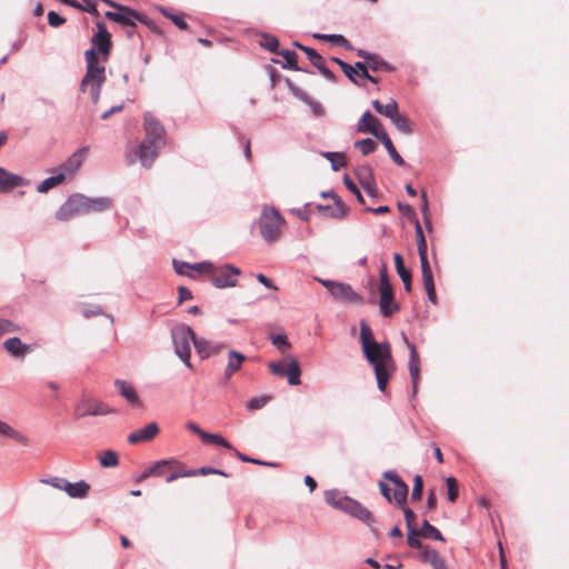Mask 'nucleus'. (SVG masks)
I'll list each match as a JSON object with an SVG mask.
<instances>
[{
  "mask_svg": "<svg viewBox=\"0 0 569 569\" xmlns=\"http://www.w3.org/2000/svg\"><path fill=\"white\" fill-rule=\"evenodd\" d=\"M356 176L361 187L368 186L375 182L373 172L370 166L363 164L356 169Z\"/></svg>",
  "mask_w": 569,
  "mask_h": 569,
  "instance_id": "nucleus-38",
  "label": "nucleus"
},
{
  "mask_svg": "<svg viewBox=\"0 0 569 569\" xmlns=\"http://www.w3.org/2000/svg\"><path fill=\"white\" fill-rule=\"evenodd\" d=\"M395 266L398 276L400 277L401 281L403 282V287L407 292L411 291V281H412V274L411 270L406 268L403 264L402 256L398 252L393 254Z\"/></svg>",
  "mask_w": 569,
  "mask_h": 569,
  "instance_id": "nucleus-30",
  "label": "nucleus"
},
{
  "mask_svg": "<svg viewBox=\"0 0 569 569\" xmlns=\"http://www.w3.org/2000/svg\"><path fill=\"white\" fill-rule=\"evenodd\" d=\"M372 107L378 113L383 114L387 118H390L398 110V103L393 99H391L387 104H382L376 99L372 101Z\"/></svg>",
  "mask_w": 569,
  "mask_h": 569,
  "instance_id": "nucleus-37",
  "label": "nucleus"
},
{
  "mask_svg": "<svg viewBox=\"0 0 569 569\" xmlns=\"http://www.w3.org/2000/svg\"><path fill=\"white\" fill-rule=\"evenodd\" d=\"M379 280H380V290H385V289H392V286L389 281V278H388V272H387V267L386 264L382 266L381 270H380V274H379Z\"/></svg>",
  "mask_w": 569,
  "mask_h": 569,
  "instance_id": "nucleus-63",
  "label": "nucleus"
},
{
  "mask_svg": "<svg viewBox=\"0 0 569 569\" xmlns=\"http://www.w3.org/2000/svg\"><path fill=\"white\" fill-rule=\"evenodd\" d=\"M64 180V172H59L56 176H51L47 179H44L40 184L37 187V191L40 193H44L52 189L53 187L60 184Z\"/></svg>",
  "mask_w": 569,
  "mask_h": 569,
  "instance_id": "nucleus-40",
  "label": "nucleus"
},
{
  "mask_svg": "<svg viewBox=\"0 0 569 569\" xmlns=\"http://www.w3.org/2000/svg\"><path fill=\"white\" fill-rule=\"evenodd\" d=\"M423 480L420 475H416L413 479V488L411 492L412 500H419L422 496Z\"/></svg>",
  "mask_w": 569,
  "mask_h": 569,
  "instance_id": "nucleus-53",
  "label": "nucleus"
},
{
  "mask_svg": "<svg viewBox=\"0 0 569 569\" xmlns=\"http://www.w3.org/2000/svg\"><path fill=\"white\" fill-rule=\"evenodd\" d=\"M159 433V426L157 422H150L143 428L137 429L132 431L128 436V442L131 445H137L140 442L151 441Z\"/></svg>",
  "mask_w": 569,
  "mask_h": 569,
  "instance_id": "nucleus-22",
  "label": "nucleus"
},
{
  "mask_svg": "<svg viewBox=\"0 0 569 569\" xmlns=\"http://www.w3.org/2000/svg\"><path fill=\"white\" fill-rule=\"evenodd\" d=\"M360 342L367 361L373 367L378 389H387L390 371L393 369L391 347L388 342H377L367 321L360 322Z\"/></svg>",
  "mask_w": 569,
  "mask_h": 569,
  "instance_id": "nucleus-1",
  "label": "nucleus"
},
{
  "mask_svg": "<svg viewBox=\"0 0 569 569\" xmlns=\"http://www.w3.org/2000/svg\"><path fill=\"white\" fill-rule=\"evenodd\" d=\"M224 347L226 346L222 342L208 340L204 338H198V340H194L196 351L201 359H207L220 353Z\"/></svg>",
  "mask_w": 569,
  "mask_h": 569,
  "instance_id": "nucleus-21",
  "label": "nucleus"
},
{
  "mask_svg": "<svg viewBox=\"0 0 569 569\" xmlns=\"http://www.w3.org/2000/svg\"><path fill=\"white\" fill-rule=\"evenodd\" d=\"M173 466H179V462L174 459L158 460L143 470V472L139 476L138 481L149 477L166 476Z\"/></svg>",
  "mask_w": 569,
  "mask_h": 569,
  "instance_id": "nucleus-20",
  "label": "nucleus"
},
{
  "mask_svg": "<svg viewBox=\"0 0 569 569\" xmlns=\"http://www.w3.org/2000/svg\"><path fill=\"white\" fill-rule=\"evenodd\" d=\"M406 342L410 350L408 368H409V373H410V377L412 380L413 392H416L417 386H418L419 372H420V359H419V355L417 352L416 346L411 342H408L407 340H406Z\"/></svg>",
  "mask_w": 569,
  "mask_h": 569,
  "instance_id": "nucleus-26",
  "label": "nucleus"
},
{
  "mask_svg": "<svg viewBox=\"0 0 569 569\" xmlns=\"http://www.w3.org/2000/svg\"><path fill=\"white\" fill-rule=\"evenodd\" d=\"M269 370L277 377H286L289 385L298 386L301 383V369L298 360L292 356H288L280 361L269 363Z\"/></svg>",
  "mask_w": 569,
  "mask_h": 569,
  "instance_id": "nucleus-6",
  "label": "nucleus"
},
{
  "mask_svg": "<svg viewBox=\"0 0 569 569\" xmlns=\"http://www.w3.org/2000/svg\"><path fill=\"white\" fill-rule=\"evenodd\" d=\"M174 271L180 276H188L190 278H194L196 273L200 272H211L212 271V263L208 261L197 262V263H189L186 261H180L177 259H173L172 261Z\"/></svg>",
  "mask_w": 569,
  "mask_h": 569,
  "instance_id": "nucleus-14",
  "label": "nucleus"
},
{
  "mask_svg": "<svg viewBox=\"0 0 569 569\" xmlns=\"http://www.w3.org/2000/svg\"><path fill=\"white\" fill-rule=\"evenodd\" d=\"M91 43L93 46L91 49H94V52H100L106 61L111 49V34L104 22H97V32L92 36Z\"/></svg>",
  "mask_w": 569,
  "mask_h": 569,
  "instance_id": "nucleus-12",
  "label": "nucleus"
},
{
  "mask_svg": "<svg viewBox=\"0 0 569 569\" xmlns=\"http://www.w3.org/2000/svg\"><path fill=\"white\" fill-rule=\"evenodd\" d=\"M99 462L104 468H112L119 465L118 453L111 449L106 450L99 457Z\"/></svg>",
  "mask_w": 569,
  "mask_h": 569,
  "instance_id": "nucleus-45",
  "label": "nucleus"
},
{
  "mask_svg": "<svg viewBox=\"0 0 569 569\" xmlns=\"http://www.w3.org/2000/svg\"><path fill=\"white\" fill-rule=\"evenodd\" d=\"M272 343L281 351L284 352L286 349L290 347L288 338L286 335H278L272 339Z\"/></svg>",
  "mask_w": 569,
  "mask_h": 569,
  "instance_id": "nucleus-60",
  "label": "nucleus"
},
{
  "mask_svg": "<svg viewBox=\"0 0 569 569\" xmlns=\"http://www.w3.org/2000/svg\"><path fill=\"white\" fill-rule=\"evenodd\" d=\"M343 183L356 196L357 200L360 203L365 202L363 196L360 192L359 188L355 184V182L347 174L343 177Z\"/></svg>",
  "mask_w": 569,
  "mask_h": 569,
  "instance_id": "nucleus-55",
  "label": "nucleus"
},
{
  "mask_svg": "<svg viewBox=\"0 0 569 569\" xmlns=\"http://www.w3.org/2000/svg\"><path fill=\"white\" fill-rule=\"evenodd\" d=\"M367 119H370L373 124L370 126L368 129L370 130V133L377 138L386 148L388 154L390 156V158L392 159V161L398 164V166H403L405 164V160L399 154V152L396 150L390 137L388 136V133L381 128V123H380V120L375 117L369 110H367L362 117L360 118L359 122H358V130H363L366 129L363 127V122L367 120Z\"/></svg>",
  "mask_w": 569,
  "mask_h": 569,
  "instance_id": "nucleus-3",
  "label": "nucleus"
},
{
  "mask_svg": "<svg viewBox=\"0 0 569 569\" xmlns=\"http://www.w3.org/2000/svg\"><path fill=\"white\" fill-rule=\"evenodd\" d=\"M0 435H3L20 445L27 446L29 445V438L22 432L12 428L9 423L0 420Z\"/></svg>",
  "mask_w": 569,
  "mask_h": 569,
  "instance_id": "nucleus-33",
  "label": "nucleus"
},
{
  "mask_svg": "<svg viewBox=\"0 0 569 569\" xmlns=\"http://www.w3.org/2000/svg\"><path fill=\"white\" fill-rule=\"evenodd\" d=\"M114 386L119 392V395L124 398L132 406H140V399L134 390V388L127 382L126 380H116Z\"/></svg>",
  "mask_w": 569,
  "mask_h": 569,
  "instance_id": "nucleus-29",
  "label": "nucleus"
},
{
  "mask_svg": "<svg viewBox=\"0 0 569 569\" xmlns=\"http://www.w3.org/2000/svg\"><path fill=\"white\" fill-rule=\"evenodd\" d=\"M295 46L307 54L311 64L317 69L320 68L321 64L325 62L323 58L315 49L307 46H302L299 42H295Z\"/></svg>",
  "mask_w": 569,
  "mask_h": 569,
  "instance_id": "nucleus-43",
  "label": "nucleus"
},
{
  "mask_svg": "<svg viewBox=\"0 0 569 569\" xmlns=\"http://www.w3.org/2000/svg\"><path fill=\"white\" fill-rule=\"evenodd\" d=\"M401 508H402V511H403L407 529L408 530L416 529L413 527V521H415V518H416L415 512L410 508L405 507V505H402Z\"/></svg>",
  "mask_w": 569,
  "mask_h": 569,
  "instance_id": "nucleus-62",
  "label": "nucleus"
},
{
  "mask_svg": "<svg viewBox=\"0 0 569 569\" xmlns=\"http://www.w3.org/2000/svg\"><path fill=\"white\" fill-rule=\"evenodd\" d=\"M204 443H208V445H214V446H220V447H223L228 450H232V446L231 443L226 440L219 433H210V432H207L203 433V437L201 439Z\"/></svg>",
  "mask_w": 569,
  "mask_h": 569,
  "instance_id": "nucleus-41",
  "label": "nucleus"
},
{
  "mask_svg": "<svg viewBox=\"0 0 569 569\" xmlns=\"http://www.w3.org/2000/svg\"><path fill=\"white\" fill-rule=\"evenodd\" d=\"M261 46L272 53H279V40L274 36L263 34Z\"/></svg>",
  "mask_w": 569,
  "mask_h": 569,
  "instance_id": "nucleus-51",
  "label": "nucleus"
},
{
  "mask_svg": "<svg viewBox=\"0 0 569 569\" xmlns=\"http://www.w3.org/2000/svg\"><path fill=\"white\" fill-rule=\"evenodd\" d=\"M87 62V72L81 81V90H89L94 103L98 102L102 83L106 80V68L99 64L94 49H88L84 52Z\"/></svg>",
  "mask_w": 569,
  "mask_h": 569,
  "instance_id": "nucleus-2",
  "label": "nucleus"
},
{
  "mask_svg": "<svg viewBox=\"0 0 569 569\" xmlns=\"http://www.w3.org/2000/svg\"><path fill=\"white\" fill-rule=\"evenodd\" d=\"M83 4L80 10L86 11L90 13L91 16H99V12L97 10V3L93 0H82Z\"/></svg>",
  "mask_w": 569,
  "mask_h": 569,
  "instance_id": "nucleus-64",
  "label": "nucleus"
},
{
  "mask_svg": "<svg viewBox=\"0 0 569 569\" xmlns=\"http://www.w3.org/2000/svg\"><path fill=\"white\" fill-rule=\"evenodd\" d=\"M66 22V19L54 11L48 12V23L53 28H58Z\"/></svg>",
  "mask_w": 569,
  "mask_h": 569,
  "instance_id": "nucleus-59",
  "label": "nucleus"
},
{
  "mask_svg": "<svg viewBox=\"0 0 569 569\" xmlns=\"http://www.w3.org/2000/svg\"><path fill=\"white\" fill-rule=\"evenodd\" d=\"M330 296L338 301L353 303L357 306L363 305V298L358 295L349 283L338 282L335 284Z\"/></svg>",
  "mask_w": 569,
  "mask_h": 569,
  "instance_id": "nucleus-13",
  "label": "nucleus"
},
{
  "mask_svg": "<svg viewBox=\"0 0 569 569\" xmlns=\"http://www.w3.org/2000/svg\"><path fill=\"white\" fill-rule=\"evenodd\" d=\"M24 184L26 180L22 177L11 173L0 167V192H7L14 187Z\"/></svg>",
  "mask_w": 569,
  "mask_h": 569,
  "instance_id": "nucleus-28",
  "label": "nucleus"
},
{
  "mask_svg": "<svg viewBox=\"0 0 569 569\" xmlns=\"http://www.w3.org/2000/svg\"><path fill=\"white\" fill-rule=\"evenodd\" d=\"M171 337L174 346L176 355L183 361V363L190 368V355L191 348L190 342L194 345V340H198V337L193 332V330L186 325L176 326L171 330Z\"/></svg>",
  "mask_w": 569,
  "mask_h": 569,
  "instance_id": "nucleus-4",
  "label": "nucleus"
},
{
  "mask_svg": "<svg viewBox=\"0 0 569 569\" xmlns=\"http://www.w3.org/2000/svg\"><path fill=\"white\" fill-rule=\"evenodd\" d=\"M77 197L82 214L91 211L101 212L111 207V200L107 197L89 198L82 194H77Z\"/></svg>",
  "mask_w": 569,
  "mask_h": 569,
  "instance_id": "nucleus-18",
  "label": "nucleus"
},
{
  "mask_svg": "<svg viewBox=\"0 0 569 569\" xmlns=\"http://www.w3.org/2000/svg\"><path fill=\"white\" fill-rule=\"evenodd\" d=\"M421 561L431 565L433 569H448L446 560L439 552L429 546H425L419 555Z\"/></svg>",
  "mask_w": 569,
  "mask_h": 569,
  "instance_id": "nucleus-27",
  "label": "nucleus"
},
{
  "mask_svg": "<svg viewBox=\"0 0 569 569\" xmlns=\"http://www.w3.org/2000/svg\"><path fill=\"white\" fill-rule=\"evenodd\" d=\"M419 537H421V533L418 529H411V530H408V538H407V542H408V546L410 548H413V549H422V543L419 539Z\"/></svg>",
  "mask_w": 569,
  "mask_h": 569,
  "instance_id": "nucleus-52",
  "label": "nucleus"
},
{
  "mask_svg": "<svg viewBox=\"0 0 569 569\" xmlns=\"http://www.w3.org/2000/svg\"><path fill=\"white\" fill-rule=\"evenodd\" d=\"M77 194L71 196L57 211L56 218L60 221H68L71 218L82 214Z\"/></svg>",
  "mask_w": 569,
  "mask_h": 569,
  "instance_id": "nucleus-23",
  "label": "nucleus"
},
{
  "mask_svg": "<svg viewBox=\"0 0 569 569\" xmlns=\"http://www.w3.org/2000/svg\"><path fill=\"white\" fill-rule=\"evenodd\" d=\"M421 537L425 539H432L438 541H445L442 533L432 526L427 519L422 521L421 530H419Z\"/></svg>",
  "mask_w": 569,
  "mask_h": 569,
  "instance_id": "nucleus-36",
  "label": "nucleus"
},
{
  "mask_svg": "<svg viewBox=\"0 0 569 569\" xmlns=\"http://www.w3.org/2000/svg\"><path fill=\"white\" fill-rule=\"evenodd\" d=\"M240 269L232 264H223L221 267L214 268L212 266V271L208 272L211 274V283L216 288H229L234 287L238 282L237 277L240 274Z\"/></svg>",
  "mask_w": 569,
  "mask_h": 569,
  "instance_id": "nucleus-8",
  "label": "nucleus"
},
{
  "mask_svg": "<svg viewBox=\"0 0 569 569\" xmlns=\"http://www.w3.org/2000/svg\"><path fill=\"white\" fill-rule=\"evenodd\" d=\"M89 152V147L83 146L76 150L70 157L66 159V161L61 164V172H64L66 177L73 176L79 168L82 166Z\"/></svg>",
  "mask_w": 569,
  "mask_h": 569,
  "instance_id": "nucleus-15",
  "label": "nucleus"
},
{
  "mask_svg": "<svg viewBox=\"0 0 569 569\" xmlns=\"http://www.w3.org/2000/svg\"><path fill=\"white\" fill-rule=\"evenodd\" d=\"M42 483L51 486L58 490L64 491L70 498L83 499L89 495L90 485L84 480L70 482L62 477H49L41 480Z\"/></svg>",
  "mask_w": 569,
  "mask_h": 569,
  "instance_id": "nucleus-7",
  "label": "nucleus"
},
{
  "mask_svg": "<svg viewBox=\"0 0 569 569\" xmlns=\"http://www.w3.org/2000/svg\"><path fill=\"white\" fill-rule=\"evenodd\" d=\"M286 86L293 97H296L297 99H299L300 101L310 107L312 113L316 117H322L325 114V110L321 103L310 98L307 92L297 87L291 80L286 79Z\"/></svg>",
  "mask_w": 569,
  "mask_h": 569,
  "instance_id": "nucleus-17",
  "label": "nucleus"
},
{
  "mask_svg": "<svg viewBox=\"0 0 569 569\" xmlns=\"http://www.w3.org/2000/svg\"><path fill=\"white\" fill-rule=\"evenodd\" d=\"M446 483L448 487V499L450 501H455L458 497V485H457L455 478L448 477L446 479Z\"/></svg>",
  "mask_w": 569,
  "mask_h": 569,
  "instance_id": "nucleus-58",
  "label": "nucleus"
},
{
  "mask_svg": "<svg viewBox=\"0 0 569 569\" xmlns=\"http://www.w3.org/2000/svg\"><path fill=\"white\" fill-rule=\"evenodd\" d=\"M143 126L146 130L144 140H150V143L162 146L164 143V127L154 118L151 112H146L143 116Z\"/></svg>",
  "mask_w": 569,
  "mask_h": 569,
  "instance_id": "nucleus-11",
  "label": "nucleus"
},
{
  "mask_svg": "<svg viewBox=\"0 0 569 569\" xmlns=\"http://www.w3.org/2000/svg\"><path fill=\"white\" fill-rule=\"evenodd\" d=\"M389 119L395 124L398 131L406 134H410L412 132V128L408 119L400 114L398 110Z\"/></svg>",
  "mask_w": 569,
  "mask_h": 569,
  "instance_id": "nucleus-39",
  "label": "nucleus"
},
{
  "mask_svg": "<svg viewBox=\"0 0 569 569\" xmlns=\"http://www.w3.org/2000/svg\"><path fill=\"white\" fill-rule=\"evenodd\" d=\"M161 146L150 143V140H143L136 150L128 151L126 157L129 164H132L139 158L141 164L150 168L158 156V149Z\"/></svg>",
  "mask_w": 569,
  "mask_h": 569,
  "instance_id": "nucleus-10",
  "label": "nucleus"
},
{
  "mask_svg": "<svg viewBox=\"0 0 569 569\" xmlns=\"http://www.w3.org/2000/svg\"><path fill=\"white\" fill-rule=\"evenodd\" d=\"M18 330V327L8 319H0V337L4 333L14 332Z\"/></svg>",
  "mask_w": 569,
  "mask_h": 569,
  "instance_id": "nucleus-61",
  "label": "nucleus"
},
{
  "mask_svg": "<svg viewBox=\"0 0 569 569\" xmlns=\"http://www.w3.org/2000/svg\"><path fill=\"white\" fill-rule=\"evenodd\" d=\"M328 42H330L332 46L341 47L346 50H352V44L350 41L342 34H329Z\"/></svg>",
  "mask_w": 569,
  "mask_h": 569,
  "instance_id": "nucleus-50",
  "label": "nucleus"
},
{
  "mask_svg": "<svg viewBox=\"0 0 569 569\" xmlns=\"http://www.w3.org/2000/svg\"><path fill=\"white\" fill-rule=\"evenodd\" d=\"M193 476H194L193 471H191L190 469H183L181 463L179 462V466H173L171 468V470L168 471V473L166 475V481L172 482L179 478L193 477Z\"/></svg>",
  "mask_w": 569,
  "mask_h": 569,
  "instance_id": "nucleus-42",
  "label": "nucleus"
},
{
  "mask_svg": "<svg viewBox=\"0 0 569 569\" xmlns=\"http://www.w3.org/2000/svg\"><path fill=\"white\" fill-rule=\"evenodd\" d=\"M322 156L330 162L333 171H339L347 164L346 156L343 152L327 151Z\"/></svg>",
  "mask_w": 569,
  "mask_h": 569,
  "instance_id": "nucleus-35",
  "label": "nucleus"
},
{
  "mask_svg": "<svg viewBox=\"0 0 569 569\" xmlns=\"http://www.w3.org/2000/svg\"><path fill=\"white\" fill-rule=\"evenodd\" d=\"M114 412L106 402L88 398L76 405L73 415L74 418L81 419L87 416H107Z\"/></svg>",
  "mask_w": 569,
  "mask_h": 569,
  "instance_id": "nucleus-9",
  "label": "nucleus"
},
{
  "mask_svg": "<svg viewBox=\"0 0 569 569\" xmlns=\"http://www.w3.org/2000/svg\"><path fill=\"white\" fill-rule=\"evenodd\" d=\"M333 204H318L316 208L327 217L341 219L347 214V207L337 193H332Z\"/></svg>",
  "mask_w": 569,
  "mask_h": 569,
  "instance_id": "nucleus-24",
  "label": "nucleus"
},
{
  "mask_svg": "<svg viewBox=\"0 0 569 569\" xmlns=\"http://www.w3.org/2000/svg\"><path fill=\"white\" fill-rule=\"evenodd\" d=\"M325 500L328 505L333 507L335 509L341 510L348 513L356 502L355 499L342 495L337 489H330L325 492Z\"/></svg>",
  "mask_w": 569,
  "mask_h": 569,
  "instance_id": "nucleus-19",
  "label": "nucleus"
},
{
  "mask_svg": "<svg viewBox=\"0 0 569 569\" xmlns=\"http://www.w3.org/2000/svg\"><path fill=\"white\" fill-rule=\"evenodd\" d=\"M368 66L369 68L372 70V71H379V70H383V71H392V67L387 62L385 61L379 54L375 53L372 56V58L370 59V61L368 62Z\"/></svg>",
  "mask_w": 569,
  "mask_h": 569,
  "instance_id": "nucleus-47",
  "label": "nucleus"
},
{
  "mask_svg": "<svg viewBox=\"0 0 569 569\" xmlns=\"http://www.w3.org/2000/svg\"><path fill=\"white\" fill-rule=\"evenodd\" d=\"M379 310L383 317H391L400 310V306L393 299V289L380 290Z\"/></svg>",
  "mask_w": 569,
  "mask_h": 569,
  "instance_id": "nucleus-25",
  "label": "nucleus"
},
{
  "mask_svg": "<svg viewBox=\"0 0 569 569\" xmlns=\"http://www.w3.org/2000/svg\"><path fill=\"white\" fill-rule=\"evenodd\" d=\"M246 360L244 355L230 350L228 353V363L224 369V378L230 379L238 370H240L242 362Z\"/></svg>",
  "mask_w": 569,
  "mask_h": 569,
  "instance_id": "nucleus-31",
  "label": "nucleus"
},
{
  "mask_svg": "<svg viewBox=\"0 0 569 569\" xmlns=\"http://www.w3.org/2000/svg\"><path fill=\"white\" fill-rule=\"evenodd\" d=\"M278 54H280L284 59V63L282 64V68L284 69H291V70H300V68L297 64L298 54L293 50L283 49Z\"/></svg>",
  "mask_w": 569,
  "mask_h": 569,
  "instance_id": "nucleus-44",
  "label": "nucleus"
},
{
  "mask_svg": "<svg viewBox=\"0 0 569 569\" xmlns=\"http://www.w3.org/2000/svg\"><path fill=\"white\" fill-rule=\"evenodd\" d=\"M419 260H420V266H421L423 284L433 282L432 270H431L430 263L428 261V257H420Z\"/></svg>",
  "mask_w": 569,
  "mask_h": 569,
  "instance_id": "nucleus-48",
  "label": "nucleus"
},
{
  "mask_svg": "<svg viewBox=\"0 0 569 569\" xmlns=\"http://www.w3.org/2000/svg\"><path fill=\"white\" fill-rule=\"evenodd\" d=\"M348 515L359 519L363 523L370 526L375 522V518L369 509L362 506L359 501L356 500L353 506L351 507Z\"/></svg>",
  "mask_w": 569,
  "mask_h": 569,
  "instance_id": "nucleus-32",
  "label": "nucleus"
},
{
  "mask_svg": "<svg viewBox=\"0 0 569 569\" xmlns=\"http://www.w3.org/2000/svg\"><path fill=\"white\" fill-rule=\"evenodd\" d=\"M355 147L359 148L363 156H368L377 149V143L372 139L366 138V139L356 141Z\"/></svg>",
  "mask_w": 569,
  "mask_h": 569,
  "instance_id": "nucleus-49",
  "label": "nucleus"
},
{
  "mask_svg": "<svg viewBox=\"0 0 569 569\" xmlns=\"http://www.w3.org/2000/svg\"><path fill=\"white\" fill-rule=\"evenodd\" d=\"M268 402V398L264 396L253 397L247 402L249 410H258L264 407Z\"/></svg>",
  "mask_w": 569,
  "mask_h": 569,
  "instance_id": "nucleus-56",
  "label": "nucleus"
},
{
  "mask_svg": "<svg viewBox=\"0 0 569 569\" xmlns=\"http://www.w3.org/2000/svg\"><path fill=\"white\" fill-rule=\"evenodd\" d=\"M284 223L283 217L276 208L264 207L258 221L262 238L271 243L276 241L280 233V228Z\"/></svg>",
  "mask_w": 569,
  "mask_h": 569,
  "instance_id": "nucleus-5",
  "label": "nucleus"
},
{
  "mask_svg": "<svg viewBox=\"0 0 569 569\" xmlns=\"http://www.w3.org/2000/svg\"><path fill=\"white\" fill-rule=\"evenodd\" d=\"M190 470L194 472V476L220 475L222 477H228V475L223 470L211 468V467H201L199 469H190Z\"/></svg>",
  "mask_w": 569,
  "mask_h": 569,
  "instance_id": "nucleus-57",
  "label": "nucleus"
},
{
  "mask_svg": "<svg viewBox=\"0 0 569 569\" xmlns=\"http://www.w3.org/2000/svg\"><path fill=\"white\" fill-rule=\"evenodd\" d=\"M161 12L163 16L171 19V21L181 30H186L188 28L187 22L184 21L183 14H170L166 9H162Z\"/></svg>",
  "mask_w": 569,
  "mask_h": 569,
  "instance_id": "nucleus-54",
  "label": "nucleus"
},
{
  "mask_svg": "<svg viewBox=\"0 0 569 569\" xmlns=\"http://www.w3.org/2000/svg\"><path fill=\"white\" fill-rule=\"evenodd\" d=\"M383 478L389 480L393 486V500L402 506L406 503L408 497V485L399 477L393 470H388L383 473Z\"/></svg>",
  "mask_w": 569,
  "mask_h": 569,
  "instance_id": "nucleus-16",
  "label": "nucleus"
},
{
  "mask_svg": "<svg viewBox=\"0 0 569 569\" xmlns=\"http://www.w3.org/2000/svg\"><path fill=\"white\" fill-rule=\"evenodd\" d=\"M332 61L341 68V70L343 71V73L350 81H352L355 84H358V81H357L358 73H357V70H355V68L351 64L345 62L343 60H341L339 58H332Z\"/></svg>",
  "mask_w": 569,
  "mask_h": 569,
  "instance_id": "nucleus-46",
  "label": "nucleus"
},
{
  "mask_svg": "<svg viewBox=\"0 0 569 569\" xmlns=\"http://www.w3.org/2000/svg\"><path fill=\"white\" fill-rule=\"evenodd\" d=\"M3 346L6 350L14 357H23L29 349L18 337L7 339Z\"/></svg>",
  "mask_w": 569,
  "mask_h": 569,
  "instance_id": "nucleus-34",
  "label": "nucleus"
}]
</instances>
